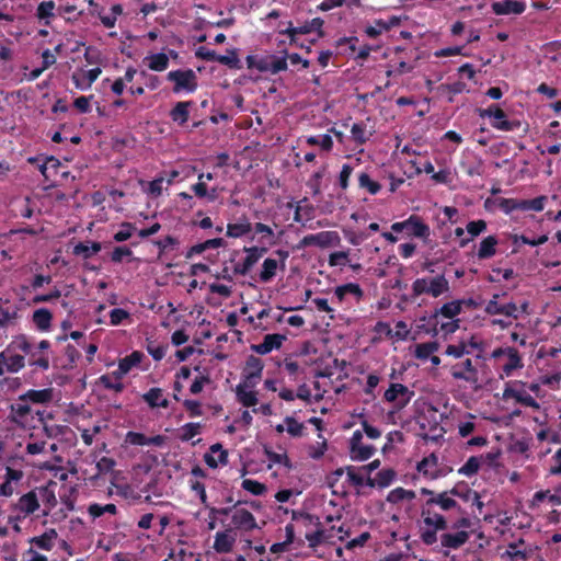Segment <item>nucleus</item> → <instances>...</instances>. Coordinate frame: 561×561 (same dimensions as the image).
<instances>
[{
    "mask_svg": "<svg viewBox=\"0 0 561 561\" xmlns=\"http://www.w3.org/2000/svg\"><path fill=\"white\" fill-rule=\"evenodd\" d=\"M433 505L439 506L443 511H450L453 508H458L460 511L458 503L453 499L449 490L437 493V496L428 497L422 507H428V510H432Z\"/></svg>",
    "mask_w": 561,
    "mask_h": 561,
    "instance_id": "nucleus-18",
    "label": "nucleus"
},
{
    "mask_svg": "<svg viewBox=\"0 0 561 561\" xmlns=\"http://www.w3.org/2000/svg\"><path fill=\"white\" fill-rule=\"evenodd\" d=\"M449 492L453 496L460 497L466 502L478 499V492L467 488L466 484H457Z\"/></svg>",
    "mask_w": 561,
    "mask_h": 561,
    "instance_id": "nucleus-50",
    "label": "nucleus"
},
{
    "mask_svg": "<svg viewBox=\"0 0 561 561\" xmlns=\"http://www.w3.org/2000/svg\"><path fill=\"white\" fill-rule=\"evenodd\" d=\"M288 68L286 57H276L274 55H270L268 61V72L272 75L279 73L282 71H286Z\"/></svg>",
    "mask_w": 561,
    "mask_h": 561,
    "instance_id": "nucleus-58",
    "label": "nucleus"
},
{
    "mask_svg": "<svg viewBox=\"0 0 561 561\" xmlns=\"http://www.w3.org/2000/svg\"><path fill=\"white\" fill-rule=\"evenodd\" d=\"M121 230L114 233L113 239L116 242H124L128 240L136 231V227L133 222L124 221L121 225Z\"/></svg>",
    "mask_w": 561,
    "mask_h": 561,
    "instance_id": "nucleus-55",
    "label": "nucleus"
},
{
    "mask_svg": "<svg viewBox=\"0 0 561 561\" xmlns=\"http://www.w3.org/2000/svg\"><path fill=\"white\" fill-rule=\"evenodd\" d=\"M56 483L50 481L47 485L37 489L38 502L44 505L43 516H48L50 511L57 505V497L54 491Z\"/></svg>",
    "mask_w": 561,
    "mask_h": 561,
    "instance_id": "nucleus-16",
    "label": "nucleus"
},
{
    "mask_svg": "<svg viewBox=\"0 0 561 561\" xmlns=\"http://www.w3.org/2000/svg\"><path fill=\"white\" fill-rule=\"evenodd\" d=\"M307 144L310 146H319L324 151H331L333 148L332 137L328 134L320 136H309L306 139Z\"/></svg>",
    "mask_w": 561,
    "mask_h": 561,
    "instance_id": "nucleus-49",
    "label": "nucleus"
},
{
    "mask_svg": "<svg viewBox=\"0 0 561 561\" xmlns=\"http://www.w3.org/2000/svg\"><path fill=\"white\" fill-rule=\"evenodd\" d=\"M413 396V391H410L408 387L401 383H391L385 392V400L388 402L398 401L399 407L408 404Z\"/></svg>",
    "mask_w": 561,
    "mask_h": 561,
    "instance_id": "nucleus-10",
    "label": "nucleus"
},
{
    "mask_svg": "<svg viewBox=\"0 0 561 561\" xmlns=\"http://www.w3.org/2000/svg\"><path fill=\"white\" fill-rule=\"evenodd\" d=\"M478 113L482 118L493 117L495 121L492 126L499 130L511 131L518 125L516 122L507 121L505 112L496 104H492L488 108H479Z\"/></svg>",
    "mask_w": 561,
    "mask_h": 561,
    "instance_id": "nucleus-6",
    "label": "nucleus"
},
{
    "mask_svg": "<svg viewBox=\"0 0 561 561\" xmlns=\"http://www.w3.org/2000/svg\"><path fill=\"white\" fill-rule=\"evenodd\" d=\"M523 363L518 353H508L507 362L503 365V373L505 376H511L517 368H522Z\"/></svg>",
    "mask_w": 561,
    "mask_h": 561,
    "instance_id": "nucleus-59",
    "label": "nucleus"
},
{
    "mask_svg": "<svg viewBox=\"0 0 561 561\" xmlns=\"http://www.w3.org/2000/svg\"><path fill=\"white\" fill-rule=\"evenodd\" d=\"M351 134H352L353 140L357 145L366 144L371 136V133L367 131L366 125L362 122L353 124V126L351 128Z\"/></svg>",
    "mask_w": 561,
    "mask_h": 561,
    "instance_id": "nucleus-43",
    "label": "nucleus"
},
{
    "mask_svg": "<svg viewBox=\"0 0 561 561\" xmlns=\"http://www.w3.org/2000/svg\"><path fill=\"white\" fill-rule=\"evenodd\" d=\"M286 432L293 437H301L304 435L305 425L293 416H286L284 420Z\"/></svg>",
    "mask_w": 561,
    "mask_h": 561,
    "instance_id": "nucleus-52",
    "label": "nucleus"
},
{
    "mask_svg": "<svg viewBox=\"0 0 561 561\" xmlns=\"http://www.w3.org/2000/svg\"><path fill=\"white\" fill-rule=\"evenodd\" d=\"M347 367V363L345 360L339 362L336 358L332 359V365H327L323 369L316 373L317 377H332L336 371H339L337 379H342L347 377V373L344 371Z\"/></svg>",
    "mask_w": 561,
    "mask_h": 561,
    "instance_id": "nucleus-30",
    "label": "nucleus"
},
{
    "mask_svg": "<svg viewBox=\"0 0 561 561\" xmlns=\"http://www.w3.org/2000/svg\"><path fill=\"white\" fill-rule=\"evenodd\" d=\"M391 28V24H387L383 20H376L375 25H369L366 27L365 33L367 36L371 38H376L382 32L389 31Z\"/></svg>",
    "mask_w": 561,
    "mask_h": 561,
    "instance_id": "nucleus-63",
    "label": "nucleus"
},
{
    "mask_svg": "<svg viewBox=\"0 0 561 561\" xmlns=\"http://www.w3.org/2000/svg\"><path fill=\"white\" fill-rule=\"evenodd\" d=\"M499 294H494L492 299L486 304L485 311L489 314H503L506 318L517 319V306L513 302L505 305L499 304Z\"/></svg>",
    "mask_w": 561,
    "mask_h": 561,
    "instance_id": "nucleus-12",
    "label": "nucleus"
},
{
    "mask_svg": "<svg viewBox=\"0 0 561 561\" xmlns=\"http://www.w3.org/2000/svg\"><path fill=\"white\" fill-rule=\"evenodd\" d=\"M142 359V353H131L129 356L124 357L119 360L118 367H121V373L128 374L130 369L138 365Z\"/></svg>",
    "mask_w": 561,
    "mask_h": 561,
    "instance_id": "nucleus-54",
    "label": "nucleus"
},
{
    "mask_svg": "<svg viewBox=\"0 0 561 561\" xmlns=\"http://www.w3.org/2000/svg\"><path fill=\"white\" fill-rule=\"evenodd\" d=\"M480 458L471 456L466 463L459 468L458 473L467 477H471L479 471Z\"/></svg>",
    "mask_w": 561,
    "mask_h": 561,
    "instance_id": "nucleus-56",
    "label": "nucleus"
},
{
    "mask_svg": "<svg viewBox=\"0 0 561 561\" xmlns=\"http://www.w3.org/2000/svg\"><path fill=\"white\" fill-rule=\"evenodd\" d=\"M227 55H218L217 62L227 66L230 69H241L242 64L238 57V53L236 48H231L227 50Z\"/></svg>",
    "mask_w": 561,
    "mask_h": 561,
    "instance_id": "nucleus-41",
    "label": "nucleus"
},
{
    "mask_svg": "<svg viewBox=\"0 0 561 561\" xmlns=\"http://www.w3.org/2000/svg\"><path fill=\"white\" fill-rule=\"evenodd\" d=\"M448 290L449 283L444 275H438L431 279L416 278L412 283V293L414 297H419L423 294H428L432 297L437 298Z\"/></svg>",
    "mask_w": 561,
    "mask_h": 561,
    "instance_id": "nucleus-3",
    "label": "nucleus"
},
{
    "mask_svg": "<svg viewBox=\"0 0 561 561\" xmlns=\"http://www.w3.org/2000/svg\"><path fill=\"white\" fill-rule=\"evenodd\" d=\"M101 249V243L96 241L79 242L73 247V254L81 255L83 259H90L92 255L100 252Z\"/></svg>",
    "mask_w": 561,
    "mask_h": 561,
    "instance_id": "nucleus-33",
    "label": "nucleus"
},
{
    "mask_svg": "<svg viewBox=\"0 0 561 561\" xmlns=\"http://www.w3.org/2000/svg\"><path fill=\"white\" fill-rule=\"evenodd\" d=\"M19 307L9 298L0 297V327L4 328L12 323L18 318Z\"/></svg>",
    "mask_w": 561,
    "mask_h": 561,
    "instance_id": "nucleus-17",
    "label": "nucleus"
},
{
    "mask_svg": "<svg viewBox=\"0 0 561 561\" xmlns=\"http://www.w3.org/2000/svg\"><path fill=\"white\" fill-rule=\"evenodd\" d=\"M285 341V336L282 334H266L261 344L251 345V351H274L282 347L283 342Z\"/></svg>",
    "mask_w": 561,
    "mask_h": 561,
    "instance_id": "nucleus-27",
    "label": "nucleus"
},
{
    "mask_svg": "<svg viewBox=\"0 0 561 561\" xmlns=\"http://www.w3.org/2000/svg\"><path fill=\"white\" fill-rule=\"evenodd\" d=\"M431 416L433 419L430 420L426 415H424L420 422V436L424 440L438 442L443 438L445 434L444 427L436 421V410L431 412Z\"/></svg>",
    "mask_w": 561,
    "mask_h": 561,
    "instance_id": "nucleus-8",
    "label": "nucleus"
},
{
    "mask_svg": "<svg viewBox=\"0 0 561 561\" xmlns=\"http://www.w3.org/2000/svg\"><path fill=\"white\" fill-rule=\"evenodd\" d=\"M58 534L55 529H48L43 535L31 538L30 542L42 550L49 551L54 547Z\"/></svg>",
    "mask_w": 561,
    "mask_h": 561,
    "instance_id": "nucleus-29",
    "label": "nucleus"
},
{
    "mask_svg": "<svg viewBox=\"0 0 561 561\" xmlns=\"http://www.w3.org/2000/svg\"><path fill=\"white\" fill-rule=\"evenodd\" d=\"M358 185L360 188L366 190L371 195L378 194L381 190V185L374 181L366 172H363L358 175Z\"/></svg>",
    "mask_w": 561,
    "mask_h": 561,
    "instance_id": "nucleus-46",
    "label": "nucleus"
},
{
    "mask_svg": "<svg viewBox=\"0 0 561 561\" xmlns=\"http://www.w3.org/2000/svg\"><path fill=\"white\" fill-rule=\"evenodd\" d=\"M153 244L159 249V259H162L163 255L167 254L168 251L173 250L175 247L180 245V240L173 236H167L162 240L153 241Z\"/></svg>",
    "mask_w": 561,
    "mask_h": 561,
    "instance_id": "nucleus-44",
    "label": "nucleus"
},
{
    "mask_svg": "<svg viewBox=\"0 0 561 561\" xmlns=\"http://www.w3.org/2000/svg\"><path fill=\"white\" fill-rule=\"evenodd\" d=\"M545 196H539L533 199H520L522 210L541 211L545 208Z\"/></svg>",
    "mask_w": 561,
    "mask_h": 561,
    "instance_id": "nucleus-61",
    "label": "nucleus"
},
{
    "mask_svg": "<svg viewBox=\"0 0 561 561\" xmlns=\"http://www.w3.org/2000/svg\"><path fill=\"white\" fill-rule=\"evenodd\" d=\"M238 401L243 407H254L257 403L256 393L252 390H247V386L239 385L236 390Z\"/></svg>",
    "mask_w": 561,
    "mask_h": 561,
    "instance_id": "nucleus-39",
    "label": "nucleus"
},
{
    "mask_svg": "<svg viewBox=\"0 0 561 561\" xmlns=\"http://www.w3.org/2000/svg\"><path fill=\"white\" fill-rule=\"evenodd\" d=\"M199 423H186L180 428V439L182 442H188L201 432Z\"/></svg>",
    "mask_w": 561,
    "mask_h": 561,
    "instance_id": "nucleus-53",
    "label": "nucleus"
},
{
    "mask_svg": "<svg viewBox=\"0 0 561 561\" xmlns=\"http://www.w3.org/2000/svg\"><path fill=\"white\" fill-rule=\"evenodd\" d=\"M56 4L53 0H46L38 3L36 9V18L44 21V25L49 26L50 20L55 18Z\"/></svg>",
    "mask_w": 561,
    "mask_h": 561,
    "instance_id": "nucleus-31",
    "label": "nucleus"
},
{
    "mask_svg": "<svg viewBox=\"0 0 561 561\" xmlns=\"http://www.w3.org/2000/svg\"><path fill=\"white\" fill-rule=\"evenodd\" d=\"M245 61L249 69L254 68L257 69L260 72H268L270 55L263 57L248 55Z\"/></svg>",
    "mask_w": 561,
    "mask_h": 561,
    "instance_id": "nucleus-47",
    "label": "nucleus"
},
{
    "mask_svg": "<svg viewBox=\"0 0 561 561\" xmlns=\"http://www.w3.org/2000/svg\"><path fill=\"white\" fill-rule=\"evenodd\" d=\"M13 508L22 514L23 517L37 511L39 508V503L36 491H30L22 495L14 504Z\"/></svg>",
    "mask_w": 561,
    "mask_h": 561,
    "instance_id": "nucleus-14",
    "label": "nucleus"
},
{
    "mask_svg": "<svg viewBox=\"0 0 561 561\" xmlns=\"http://www.w3.org/2000/svg\"><path fill=\"white\" fill-rule=\"evenodd\" d=\"M347 480L351 484L356 486H362L365 483V473L358 469H356L353 466H348L345 468Z\"/></svg>",
    "mask_w": 561,
    "mask_h": 561,
    "instance_id": "nucleus-60",
    "label": "nucleus"
},
{
    "mask_svg": "<svg viewBox=\"0 0 561 561\" xmlns=\"http://www.w3.org/2000/svg\"><path fill=\"white\" fill-rule=\"evenodd\" d=\"M142 398L151 408H168L169 405V401L163 398L162 390L160 388H151L142 396Z\"/></svg>",
    "mask_w": 561,
    "mask_h": 561,
    "instance_id": "nucleus-36",
    "label": "nucleus"
},
{
    "mask_svg": "<svg viewBox=\"0 0 561 561\" xmlns=\"http://www.w3.org/2000/svg\"><path fill=\"white\" fill-rule=\"evenodd\" d=\"M463 309V302L459 299L444 304L440 308L436 309L433 314L428 318L423 317L419 320L417 329H424L426 333L436 332L438 325V317L442 316L446 319H455L461 313Z\"/></svg>",
    "mask_w": 561,
    "mask_h": 561,
    "instance_id": "nucleus-2",
    "label": "nucleus"
},
{
    "mask_svg": "<svg viewBox=\"0 0 561 561\" xmlns=\"http://www.w3.org/2000/svg\"><path fill=\"white\" fill-rule=\"evenodd\" d=\"M241 501H238L233 505V513L231 516V522L236 529H242V530H253L257 528V524L255 520V517L251 512H249L245 508H238V506L241 504Z\"/></svg>",
    "mask_w": 561,
    "mask_h": 561,
    "instance_id": "nucleus-9",
    "label": "nucleus"
},
{
    "mask_svg": "<svg viewBox=\"0 0 561 561\" xmlns=\"http://www.w3.org/2000/svg\"><path fill=\"white\" fill-rule=\"evenodd\" d=\"M148 67L153 71H163L169 67V57L164 53L152 54L146 58Z\"/></svg>",
    "mask_w": 561,
    "mask_h": 561,
    "instance_id": "nucleus-40",
    "label": "nucleus"
},
{
    "mask_svg": "<svg viewBox=\"0 0 561 561\" xmlns=\"http://www.w3.org/2000/svg\"><path fill=\"white\" fill-rule=\"evenodd\" d=\"M31 413V407L27 401H20L11 404L10 416L13 422L22 423L26 420V416Z\"/></svg>",
    "mask_w": 561,
    "mask_h": 561,
    "instance_id": "nucleus-35",
    "label": "nucleus"
},
{
    "mask_svg": "<svg viewBox=\"0 0 561 561\" xmlns=\"http://www.w3.org/2000/svg\"><path fill=\"white\" fill-rule=\"evenodd\" d=\"M470 538V533L467 530H456L455 533H444L440 535V545L443 548L459 549Z\"/></svg>",
    "mask_w": 561,
    "mask_h": 561,
    "instance_id": "nucleus-15",
    "label": "nucleus"
},
{
    "mask_svg": "<svg viewBox=\"0 0 561 561\" xmlns=\"http://www.w3.org/2000/svg\"><path fill=\"white\" fill-rule=\"evenodd\" d=\"M323 25L324 21L321 18H314L310 21H306L302 25L299 26H294L293 22H288V27L286 30H282L279 33L289 37L290 45H298V35L317 32L318 38L323 37Z\"/></svg>",
    "mask_w": 561,
    "mask_h": 561,
    "instance_id": "nucleus-4",
    "label": "nucleus"
},
{
    "mask_svg": "<svg viewBox=\"0 0 561 561\" xmlns=\"http://www.w3.org/2000/svg\"><path fill=\"white\" fill-rule=\"evenodd\" d=\"M499 240L495 236H488L480 242L477 256L479 260H488L496 254Z\"/></svg>",
    "mask_w": 561,
    "mask_h": 561,
    "instance_id": "nucleus-25",
    "label": "nucleus"
},
{
    "mask_svg": "<svg viewBox=\"0 0 561 561\" xmlns=\"http://www.w3.org/2000/svg\"><path fill=\"white\" fill-rule=\"evenodd\" d=\"M306 539L309 543V547L314 548L322 542L331 541L332 536H327V531L324 529L318 528L313 533L306 534Z\"/></svg>",
    "mask_w": 561,
    "mask_h": 561,
    "instance_id": "nucleus-51",
    "label": "nucleus"
},
{
    "mask_svg": "<svg viewBox=\"0 0 561 561\" xmlns=\"http://www.w3.org/2000/svg\"><path fill=\"white\" fill-rule=\"evenodd\" d=\"M167 79L174 82L172 91L176 94L181 92L193 93L198 87L197 77L192 69L172 70L167 75Z\"/></svg>",
    "mask_w": 561,
    "mask_h": 561,
    "instance_id": "nucleus-5",
    "label": "nucleus"
},
{
    "mask_svg": "<svg viewBox=\"0 0 561 561\" xmlns=\"http://www.w3.org/2000/svg\"><path fill=\"white\" fill-rule=\"evenodd\" d=\"M421 516L424 527L420 528V538L426 546H432L437 541V533L448 528L447 519L428 507H422Z\"/></svg>",
    "mask_w": 561,
    "mask_h": 561,
    "instance_id": "nucleus-1",
    "label": "nucleus"
},
{
    "mask_svg": "<svg viewBox=\"0 0 561 561\" xmlns=\"http://www.w3.org/2000/svg\"><path fill=\"white\" fill-rule=\"evenodd\" d=\"M252 230V226L245 216L236 224H228L226 236L229 238H241Z\"/></svg>",
    "mask_w": 561,
    "mask_h": 561,
    "instance_id": "nucleus-28",
    "label": "nucleus"
},
{
    "mask_svg": "<svg viewBox=\"0 0 561 561\" xmlns=\"http://www.w3.org/2000/svg\"><path fill=\"white\" fill-rule=\"evenodd\" d=\"M234 542L236 537L232 535V530L227 529L216 534L213 548L217 553H229L232 551Z\"/></svg>",
    "mask_w": 561,
    "mask_h": 561,
    "instance_id": "nucleus-20",
    "label": "nucleus"
},
{
    "mask_svg": "<svg viewBox=\"0 0 561 561\" xmlns=\"http://www.w3.org/2000/svg\"><path fill=\"white\" fill-rule=\"evenodd\" d=\"M278 263L276 260L267 257L264 260L262 264V271L260 273V280L262 283H268L271 282L277 272Z\"/></svg>",
    "mask_w": 561,
    "mask_h": 561,
    "instance_id": "nucleus-38",
    "label": "nucleus"
},
{
    "mask_svg": "<svg viewBox=\"0 0 561 561\" xmlns=\"http://www.w3.org/2000/svg\"><path fill=\"white\" fill-rule=\"evenodd\" d=\"M242 488L254 495H262L267 491L265 484L251 479H244L242 481Z\"/></svg>",
    "mask_w": 561,
    "mask_h": 561,
    "instance_id": "nucleus-64",
    "label": "nucleus"
},
{
    "mask_svg": "<svg viewBox=\"0 0 561 561\" xmlns=\"http://www.w3.org/2000/svg\"><path fill=\"white\" fill-rule=\"evenodd\" d=\"M407 230L413 237L421 238L423 240L428 239L431 234L430 226L415 215L409 217V228Z\"/></svg>",
    "mask_w": 561,
    "mask_h": 561,
    "instance_id": "nucleus-24",
    "label": "nucleus"
},
{
    "mask_svg": "<svg viewBox=\"0 0 561 561\" xmlns=\"http://www.w3.org/2000/svg\"><path fill=\"white\" fill-rule=\"evenodd\" d=\"M88 513L91 516V518L94 520L99 517H101L104 514H111L116 515L117 514V507L113 503H108L105 505H101L98 503H92L88 506Z\"/></svg>",
    "mask_w": 561,
    "mask_h": 561,
    "instance_id": "nucleus-37",
    "label": "nucleus"
},
{
    "mask_svg": "<svg viewBox=\"0 0 561 561\" xmlns=\"http://www.w3.org/2000/svg\"><path fill=\"white\" fill-rule=\"evenodd\" d=\"M415 497L414 491L405 490L403 488H397L389 492L387 501L392 504H397L403 500H413Z\"/></svg>",
    "mask_w": 561,
    "mask_h": 561,
    "instance_id": "nucleus-48",
    "label": "nucleus"
},
{
    "mask_svg": "<svg viewBox=\"0 0 561 561\" xmlns=\"http://www.w3.org/2000/svg\"><path fill=\"white\" fill-rule=\"evenodd\" d=\"M334 294H335L339 302H342L346 295H353L357 299H360L364 295V291L358 284L347 283V284L337 286L334 290Z\"/></svg>",
    "mask_w": 561,
    "mask_h": 561,
    "instance_id": "nucleus-34",
    "label": "nucleus"
},
{
    "mask_svg": "<svg viewBox=\"0 0 561 561\" xmlns=\"http://www.w3.org/2000/svg\"><path fill=\"white\" fill-rule=\"evenodd\" d=\"M210 451L213 454H217L218 458L216 459L210 454H205L204 460L206 465L213 469L217 468L219 465H226L228 462V453L222 448V445L217 443L210 446Z\"/></svg>",
    "mask_w": 561,
    "mask_h": 561,
    "instance_id": "nucleus-26",
    "label": "nucleus"
},
{
    "mask_svg": "<svg viewBox=\"0 0 561 561\" xmlns=\"http://www.w3.org/2000/svg\"><path fill=\"white\" fill-rule=\"evenodd\" d=\"M341 241L340 236L336 231H321L314 234L305 236L299 243V248L306 247H319V248H328L331 245H336Z\"/></svg>",
    "mask_w": 561,
    "mask_h": 561,
    "instance_id": "nucleus-7",
    "label": "nucleus"
},
{
    "mask_svg": "<svg viewBox=\"0 0 561 561\" xmlns=\"http://www.w3.org/2000/svg\"><path fill=\"white\" fill-rule=\"evenodd\" d=\"M194 105L193 101L178 102L170 111V118L180 126L188 122L190 107Z\"/></svg>",
    "mask_w": 561,
    "mask_h": 561,
    "instance_id": "nucleus-23",
    "label": "nucleus"
},
{
    "mask_svg": "<svg viewBox=\"0 0 561 561\" xmlns=\"http://www.w3.org/2000/svg\"><path fill=\"white\" fill-rule=\"evenodd\" d=\"M451 376L455 379H465L474 385L478 382L477 368L473 366L471 359H466L462 363L453 365Z\"/></svg>",
    "mask_w": 561,
    "mask_h": 561,
    "instance_id": "nucleus-13",
    "label": "nucleus"
},
{
    "mask_svg": "<svg viewBox=\"0 0 561 561\" xmlns=\"http://www.w3.org/2000/svg\"><path fill=\"white\" fill-rule=\"evenodd\" d=\"M247 256L244 257L242 263H238L233 267V273L236 275L245 276L251 268L259 262L256 256L252 252H245Z\"/></svg>",
    "mask_w": 561,
    "mask_h": 561,
    "instance_id": "nucleus-45",
    "label": "nucleus"
},
{
    "mask_svg": "<svg viewBox=\"0 0 561 561\" xmlns=\"http://www.w3.org/2000/svg\"><path fill=\"white\" fill-rule=\"evenodd\" d=\"M375 453V447L371 445H360L351 453V458L357 461L369 459Z\"/></svg>",
    "mask_w": 561,
    "mask_h": 561,
    "instance_id": "nucleus-57",
    "label": "nucleus"
},
{
    "mask_svg": "<svg viewBox=\"0 0 561 561\" xmlns=\"http://www.w3.org/2000/svg\"><path fill=\"white\" fill-rule=\"evenodd\" d=\"M442 93L448 94V102H454V95L467 91V84L462 81H455L453 83H443L439 85Z\"/></svg>",
    "mask_w": 561,
    "mask_h": 561,
    "instance_id": "nucleus-42",
    "label": "nucleus"
},
{
    "mask_svg": "<svg viewBox=\"0 0 561 561\" xmlns=\"http://www.w3.org/2000/svg\"><path fill=\"white\" fill-rule=\"evenodd\" d=\"M525 543V540L523 538H519L517 541L515 542H511L508 543L507 546V550L505 552V554L510 558V559H515V558H519L522 560H526L528 554L527 552L523 551V550H518L517 548L522 545Z\"/></svg>",
    "mask_w": 561,
    "mask_h": 561,
    "instance_id": "nucleus-62",
    "label": "nucleus"
},
{
    "mask_svg": "<svg viewBox=\"0 0 561 561\" xmlns=\"http://www.w3.org/2000/svg\"><path fill=\"white\" fill-rule=\"evenodd\" d=\"M33 323L41 331H47L51 325L53 314L46 308L37 309L33 312Z\"/></svg>",
    "mask_w": 561,
    "mask_h": 561,
    "instance_id": "nucleus-32",
    "label": "nucleus"
},
{
    "mask_svg": "<svg viewBox=\"0 0 561 561\" xmlns=\"http://www.w3.org/2000/svg\"><path fill=\"white\" fill-rule=\"evenodd\" d=\"M263 363L260 358L251 355L243 368V377L249 383H255L261 378Z\"/></svg>",
    "mask_w": 561,
    "mask_h": 561,
    "instance_id": "nucleus-22",
    "label": "nucleus"
},
{
    "mask_svg": "<svg viewBox=\"0 0 561 561\" xmlns=\"http://www.w3.org/2000/svg\"><path fill=\"white\" fill-rule=\"evenodd\" d=\"M503 398L504 399L512 398V399L516 400V402H518L525 407L536 409V410H538L540 408L539 403L525 390H518L515 388H505L504 392H503Z\"/></svg>",
    "mask_w": 561,
    "mask_h": 561,
    "instance_id": "nucleus-21",
    "label": "nucleus"
},
{
    "mask_svg": "<svg viewBox=\"0 0 561 561\" xmlns=\"http://www.w3.org/2000/svg\"><path fill=\"white\" fill-rule=\"evenodd\" d=\"M492 11L496 15L522 14L526 10L524 0H501L492 3Z\"/></svg>",
    "mask_w": 561,
    "mask_h": 561,
    "instance_id": "nucleus-11",
    "label": "nucleus"
},
{
    "mask_svg": "<svg viewBox=\"0 0 561 561\" xmlns=\"http://www.w3.org/2000/svg\"><path fill=\"white\" fill-rule=\"evenodd\" d=\"M20 401H27L36 404L49 403L54 399V389L45 388L41 390L31 389L19 397Z\"/></svg>",
    "mask_w": 561,
    "mask_h": 561,
    "instance_id": "nucleus-19",
    "label": "nucleus"
}]
</instances>
